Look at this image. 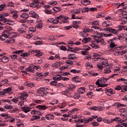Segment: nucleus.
<instances>
[{
    "instance_id": "f257e3e1",
    "label": "nucleus",
    "mask_w": 127,
    "mask_h": 127,
    "mask_svg": "<svg viewBox=\"0 0 127 127\" xmlns=\"http://www.w3.org/2000/svg\"><path fill=\"white\" fill-rule=\"evenodd\" d=\"M76 88V85L74 84H71L69 86V87H67L66 89L64 91H62L61 92V95H64V96H66V97H71L73 96V91H74V89Z\"/></svg>"
},
{
    "instance_id": "f03ea898",
    "label": "nucleus",
    "mask_w": 127,
    "mask_h": 127,
    "mask_svg": "<svg viewBox=\"0 0 127 127\" xmlns=\"http://www.w3.org/2000/svg\"><path fill=\"white\" fill-rule=\"evenodd\" d=\"M104 36V34L100 32H96V34L95 36H93V37L95 40V42L97 43L100 44L101 45H106V42L105 40L102 38Z\"/></svg>"
},
{
    "instance_id": "7ed1b4c3",
    "label": "nucleus",
    "mask_w": 127,
    "mask_h": 127,
    "mask_svg": "<svg viewBox=\"0 0 127 127\" xmlns=\"http://www.w3.org/2000/svg\"><path fill=\"white\" fill-rule=\"evenodd\" d=\"M53 80H54V81L51 82V85H54V86H56V85H57V81H61V80H63L64 81H68L69 78L67 77H63L61 76L60 74H58L53 77Z\"/></svg>"
},
{
    "instance_id": "20e7f679",
    "label": "nucleus",
    "mask_w": 127,
    "mask_h": 127,
    "mask_svg": "<svg viewBox=\"0 0 127 127\" xmlns=\"http://www.w3.org/2000/svg\"><path fill=\"white\" fill-rule=\"evenodd\" d=\"M9 13H3L2 14H0V20L3 22V23H5V22H7L8 21V20L6 18V16H9Z\"/></svg>"
},
{
    "instance_id": "39448f33",
    "label": "nucleus",
    "mask_w": 127,
    "mask_h": 127,
    "mask_svg": "<svg viewBox=\"0 0 127 127\" xmlns=\"http://www.w3.org/2000/svg\"><path fill=\"white\" fill-rule=\"evenodd\" d=\"M30 7H35L37 9H38L40 6H39V1H36V0H33V1L30 4Z\"/></svg>"
},
{
    "instance_id": "423d86ee",
    "label": "nucleus",
    "mask_w": 127,
    "mask_h": 127,
    "mask_svg": "<svg viewBox=\"0 0 127 127\" xmlns=\"http://www.w3.org/2000/svg\"><path fill=\"white\" fill-rule=\"evenodd\" d=\"M31 54H34V53H37L35 55V56H36L37 57H40L43 55V53L41 52L40 50H32L30 52Z\"/></svg>"
},
{
    "instance_id": "0eeeda50",
    "label": "nucleus",
    "mask_w": 127,
    "mask_h": 127,
    "mask_svg": "<svg viewBox=\"0 0 127 127\" xmlns=\"http://www.w3.org/2000/svg\"><path fill=\"white\" fill-rule=\"evenodd\" d=\"M28 97V93L26 92H22L20 93V96L18 97L20 100H26Z\"/></svg>"
},
{
    "instance_id": "6e6552de",
    "label": "nucleus",
    "mask_w": 127,
    "mask_h": 127,
    "mask_svg": "<svg viewBox=\"0 0 127 127\" xmlns=\"http://www.w3.org/2000/svg\"><path fill=\"white\" fill-rule=\"evenodd\" d=\"M106 30L107 31H109V32H111V33H113V34H118V32L120 31V29H115L113 28H107Z\"/></svg>"
},
{
    "instance_id": "1a4fd4ad",
    "label": "nucleus",
    "mask_w": 127,
    "mask_h": 127,
    "mask_svg": "<svg viewBox=\"0 0 127 127\" xmlns=\"http://www.w3.org/2000/svg\"><path fill=\"white\" fill-rule=\"evenodd\" d=\"M63 17V16L62 15H61L59 17L54 18L53 22V24H58V23H59V20L62 19Z\"/></svg>"
},
{
    "instance_id": "9d476101",
    "label": "nucleus",
    "mask_w": 127,
    "mask_h": 127,
    "mask_svg": "<svg viewBox=\"0 0 127 127\" xmlns=\"http://www.w3.org/2000/svg\"><path fill=\"white\" fill-rule=\"evenodd\" d=\"M36 109H38L39 111H45L48 107L45 105H38L36 107Z\"/></svg>"
},
{
    "instance_id": "9b49d317",
    "label": "nucleus",
    "mask_w": 127,
    "mask_h": 127,
    "mask_svg": "<svg viewBox=\"0 0 127 127\" xmlns=\"http://www.w3.org/2000/svg\"><path fill=\"white\" fill-rule=\"evenodd\" d=\"M29 14L31 15V17H33V18H38L39 16L36 12H34V11H30L29 12Z\"/></svg>"
},
{
    "instance_id": "f8f14e48",
    "label": "nucleus",
    "mask_w": 127,
    "mask_h": 127,
    "mask_svg": "<svg viewBox=\"0 0 127 127\" xmlns=\"http://www.w3.org/2000/svg\"><path fill=\"white\" fill-rule=\"evenodd\" d=\"M37 93L38 94H43L41 95L42 97H45L46 96V93H44V91H43V88L40 87L39 89L37 90Z\"/></svg>"
},
{
    "instance_id": "ddd939ff",
    "label": "nucleus",
    "mask_w": 127,
    "mask_h": 127,
    "mask_svg": "<svg viewBox=\"0 0 127 127\" xmlns=\"http://www.w3.org/2000/svg\"><path fill=\"white\" fill-rule=\"evenodd\" d=\"M10 32L8 30H4L2 33V35H3V36H4L5 38H8L9 37V35H10Z\"/></svg>"
},
{
    "instance_id": "4468645a",
    "label": "nucleus",
    "mask_w": 127,
    "mask_h": 127,
    "mask_svg": "<svg viewBox=\"0 0 127 127\" xmlns=\"http://www.w3.org/2000/svg\"><path fill=\"white\" fill-rule=\"evenodd\" d=\"M79 24H81L80 21H72V26L74 28H78V27H79Z\"/></svg>"
},
{
    "instance_id": "2eb2a0df",
    "label": "nucleus",
    "mask_w": 127,
    "mask_h": 127,
    "mask_svg": "<svg viewBox=\"0 0 127 127\" xmlns=\"http://www.w3.org/2000/svg\"><path fill=\"white\" fill-rule=\"evenodd\" d=\"M90 46L92 48H94V49H99L100 48V46L96 44V42L92 41L91 44H90Z\"/></svg>"
},
{
    "instance_id": "dca6fc26",
    "label": "nucleus",
    "mask_w": 127,
    "mask_h": 127,
    "mask_svg": "<svg viewBox=\"0 0 127 127\" xmlns=\"http://www.w3.org/2000/svg\"><path fill=\"white\" fill-rule=\"evenodd\" d=\"M33 108L32 107V109ZM22 110L25 113V114H27V113H28L30 112V110H31V108L29 107H22Z\"/></svg>"
},
{
    "instance_id": "f3484780",
    "label": "nucleus",
    "mask_w": 127,
    "mask_h": 127,
    "mask_svg": "<svg viewBox=\"0 0 127 127\" xmlns=\"http://www.w3.org/2000/svg\"><path fill=\"white\" fill-rule=\"evenodd\" d=\"M120 21L121 24H126L127 22V16L122 18Z\"/></svg>"
},
{
    "instance_id": "a211bd4d",
    "label": "nucleus",
    "mask_w": 127,
    "mask_h": 127,
    "mask_svg": "<svg viewBox=\"0 0 127 127\" xmlns=\"http://www.w3.org/2000/svg\"><path fill=\"white\" fill-rule=\"evenodd\" d=\"M86 88L84 87H80L77 90V94H84Z\"/></svg>"
},
{
    "instance_id": "6ab92c4d",
    "label": "nucleus",
    "mask_w": 127,
    "mask_h": 127,
    "mask_svg": "<svg viewBox=\"0 0 127 127\" xmlns=\"http://www.w3.org/2000/svg\"><path fill=\"white\" fill-rule=\"evenodd\" d=\"M46 119L48 121H50L51 120L54 119V115L51 114H47L46 115Z\"/></svg>"
},
{
    "instance_id": "aec40b11",
    "label": "nucleus",
    "mask_w": 127,
    "mask_h": 127,
    "mask_svg": "<svg viewBox=\"0 0 127 127\" xmlns=\"http://www.w3.org/2000/svg\"><path fill=\"white\" fill-rule=\"evenodd\" d=\"M0 61L3 63H7V62L9 61V60L8 59V58L4 56L0 59Z\"/></svg>"
},
{
    "instance_id": "412c9836",
    "label": "nucleus",
    "mask_w": 127,
    "mask_h": 127,
    "mask_svg": "<svg viewBox=\"0 0 127 127\" xmlns=\"http://www.w3.org/2000/svg\"><path fill=\"white\" fill-rule=\"evenodd\" d=\"M92 41V38H84L82 40V42L83 43H88V42H90Z\"/></svg>"
},
{
    "instance_id": "4be33fe9",
    "label": "nucleus",
    "mask_w": 127,
    "mask_h": 127,
    "mask_svg": "<svg viewBox=\"0 0 127 127\" xmlns=\"http://www.w3.org/2000/svg\"><path fill=\"white\" fill-rule=\"evenodd\" d=\"M91 110H93V111H102L103 108L101 107L98 106H94L93 107H91Z\"/></svg>"
},
{
    "instance_id": "5701e85b",
    "label": "nucleus",
    "mask_w": 127,
    "mask_h": 127,
    "mask_svg": "<svg viewBox=\"0 0 127 127\" xmlns=\"http://www.w3.org/2000/svg\"><path fill=\"white\" fill-rule=\"evenodd\" d=\"M24 86H27V87H29L30 88H32L34 87V83L32 82H25L24 84Z\"/></svg>"
},
{
    "instance_id": "b1692460",
    "label": "nucleus",
    "mask_w": 127,
    "mask_h": 127,
    "mask_svg": "<svg viewBox=\"0 0 127 127\" xmlns=\"http://www.w3.org/2000/svg\"><path fill=\"white\" fill-rule=\"evenodd\" d=\"M25 70L27 72H30L31 73H33V72H34V69L32 66H29L26 68Z\"/></svg>"
},
{
    "instance_id": "393cba45",
    "label": "nucleus",
    "mask_w": 127,
    "mask_h": 127,
    "mask_svg": "<svg viewBox=\"0 0 127 127\" xmlns=\"http://www.w3.org/2000/svg\"><path fill=\"white\" fill-rule=\"evenodd\" d=\"M31 51H30L29 53H23L21 54L20 56H21L22 57H28V56H29V55L31 54Z\"/></svg>"
},
{
    "instance_id": "a878e982",
    "label": "nucleus",
    "mask_w": 127,
    "mask_h": 127,
    "mask_svg": "<svg viewBox=\"0 0 127 127\" xmlns=\"http://www.w3.org/2000/svg\"><path fill=\"white\" fill-rule=\"evenodd\" d=\"M101 63L102 65H104V66H108V65H109L108 60H106V59L102 60Z\"/></svg>"
},
{
    "instance_id": "bb28decb",
    "label": "nucleus",
    "mask_w": 127,
    "mask_h": 127,
    "mask_svg": "<svg viewBox=\"0 0 127 127\" xmlns=\"http://www.w3.org/2000/svg\"><path fill=\"white\" fill-rule=\"evenodd\" d=\"M11 91H12V88L11 87H8L4 89V92H5L6 95L7 94H9Z\"/></svg>"
},
{
    "instance_id": "cd10ccee",
    "label": "nucleus",
    "mask_w": 127,
    "mask_h": 127,
    "mask_svg": "<svg viewBox=\"0 0 127 127\" xmlns=\"http://www.w3.org/2000/svg\"><path fill=\"white\" fill-rule=\"evenodd\" d=\"M79 35L82 36V37H86V36H88V33L83 30V31L80 32Z\"/></svg>"
},
{
    "instance_id": "c85d7f7f",
    "label": "nucleus",
    "mask_w": 127,
    "mask_h": 127,
    "mask_svg": "<svg viewBox=\"0 0 127 127\" xmlns=\"http://www.w3.org/2000/svg\"><path fill=\"white\" fill-rule=\"evenodd\" d=\"M80 10H81L82 12L84 13L85 12H88V11H90V8H89V7H85L83 9L80 8Z\"/></svg>"
},
{
    "instance_id": "c756f323",
    "label": "nucleus",
    "mask_w": 127,
    "mask_h": 127,
    "mask_svg": "<svg viewBox=\"0 0 127 127\" xmlns=\"http://www.w3.org/2000/svg\"><path fill=\"white\" fill-rule=\"evenodd\" d=\"M110 78H105V77H102L100 80V82L102 83H106L107 81L109 80Z\"/></svg>"
},
{
    "instance_id": "7c9ffc66",
    "label": "nucleus",
    "mask_w": 127,
    "mask_h": 127,
    "mask_svg": "<svg viewBox=\"0 0 127 127\" xmlns=\"http://www.w3.org/2000/svg\"><path fill=\"white\" fill-rule=\"evenodd\" d=\"M63 16L61 20H62L63 23H67V20H68V17H65V16L62 15Z\"/></svg>"
},
{
    "instance_id": "2f4dec72",
    "label": "nucleus",
    "mask_w": 127,
    "mask_h": 127,
    "mask_svg": "<svg viewBox=\"0 0 127 127\" xmlns=\"http://www.w3.org/2000/svg\"><path fill=\"white\" fill-rule=\"evenodd\" d=\"M35 31H36V29H35V28L30 27L29 28V33H30L31 34H32V33L35 32Z\"/></svg>"
},
{
    "instance_id": "473e14b6",
    "label": "nucleus",
    "mask_w": 127,
    "mask_h": 127,
    "mask_svg": "<svg viewBox=\"0 0 127 127\" xmlns=\"http://www.w3.org/2000/svg\"><path fill=\"white\" fill-rule=\"evenodd\" d=\"M40 119V116H33L31 119V121L33 122V121H36V120H39Z\"/></svg>"
},
{
    "instance_id": "72a5a7b5",
    "label": "nucleus",
    "mask_w": 127,
    "mask_h": 127,
    "mask_svg": "<svg viewBox=\"0 0 127 127\" xmlns=\"http://www.w3.org/2000/svg\"><path fill=\"white\" fill-rule=\"evenodd\" d=\"M6 4L5 3H3L0 5V11H2L3 9L5 8H6Z\"/></svg>"
},
{
    "instance_id": "f704fd0d",
    "label": "nucleus",
    "mask_w": 127,
    "mask_h": 127,
    "mask_svg": "<svg viewBox=\"0 0 127 127\" xmlns=\"http://www.w3.org/2000/svg\"><path fill=\"white\" fill-rule=\"evenodd\" d=\"M54 11H56V12H58V11H61V10H62V9L61 8V7H55L53 8Z\"/></svg>"
},
{
    "instance_id": "c9c22d12",
    "label": "nucleus",
    "mask_w": 127,
    "mask_h": 127,
    "mask_svg": "<svg viewBox=\"0 0 127 127\" xmlns=\"http://www.w3.org/2000/svg\"><path fill=\"white\" fill-rule=\"evenodd\" d=\"M43 24L41 22H40L36 26V27L37 28H39V29H41L42 28V27H43Z\"/></svg>"
},
{
    "instance_id": "e433bc0d",
    "label": "nucleus",
    "mask_w": 127,
    "mask_h": 127,
    "mask_svg": "<svg viewBox=\"0 0 127 127\" xmlns=\"http://www.w3.org/2000/svg\"><path fill=\"white\" fill-rule=\"evenodd\" d=\"M111 72H112V70H111V68L109 67L104 69V73H105V74H109V73H111Z\"/></svg>"
},
{
    "instance_id": "4c0bfd02",
    "label": "nucleus",
    "mask_w": 127,
    "mask_h": 127,
    "mask_svg": "<svg viewBox=\"0 0 127 127\" xmlns=\"http://www.w3.org/2000/svg\"><path fill=\"white\" fill-rule=\"evenodd\" d=\"M105 16V14L99 13L96 15V18H101Z\"/></svg>"
},
{
    "instance_id": "58836bf2",
    "label": "nucleus",
    "mask_w": 127,
    "mask_h": 127,
    "mask_svg": "<svg viewBox=\"0 0 127 127\" xmlns=\"http://www.w3.org/2000/svg\"><path fill=\"white\" fill-rule=\"evenodd\" d=\"M17 21H18V22H20L21 23H24L25 22H26V19H19L18 18V19H17Z\"/></svg>"
},
{
    "instance_id": "ea45409f",
    "label": "nucleus",
    "mask_w": 127,
    "mask_h": 127,
    "mask_svg": "<svg viewBox=\"0 0 127 127\" xmlns=\"http://www.w3.org/2000/svg\"><path fill=\"white\" fill-rule=\"evenodd\" d=\"M21 16L22 18H25L26 19V18H28L29 15L26 13H23Z\"/></svg>"
},
{
    "instance_id": "a19ab883",
    "label": "nucleus",
    "mask_w": 127,
    "mask_h": 127,
    "mask_svg": "<svg viewBox=\"0 0 127 127\" xmlns=\"http://www.w3.org/2000/svg\"><path fill=\"white\" fill-rule=\"evenodd\" d=\"M68 49L67 50V51H70V52H74V53H76V52H75V48L69 47H68Z\"/></svg>"
},
{
    "instance_id": "79ce46f5",
    "label": "nucleus",
    "mask_w": 127,
    "mask_h": 127,
    "mask_svg": "<svg viewBox=\"0 0 127 127\" xmlns=\"http://www.w3.org/2000/svg\"><path fill=\"white\" fill-rule=\"evenodd\" d=\"M92 28H94V29H96V30H98L99 31H102L103 29L98 26H92Z\"/></svg>"
},
{
    "instance_id": "37998d69",
    "label": "nucleus",
    "mask_w": 127,
    "mask_h": 127,
    "mask_svg": "<svg viewBox=\"0 0 127 127\" xmlns=\"http://www.w3.org/2000/svg\"><path fill=\"white\" fill-rule=\"evenodd\" d=\"M70 73H73L76 74V73H80V70H77L75 69H72L70 70Z\"/></svg>"
},
{
    "instance_id": "c03bdc74",
    "label": "nucleus",
    "mask_w": 127,
    "mask_h": 127,
    "mask_svg": "<svg viewBox=\"0 0 127 127\" xmlns=\"http://www.w3.org/2000/svg\"><path fill=\"white\" fill-rule=\"evenodd\" d=\"M14 4L12 1H9L7 3L6 6H8L9 7H12L13 6Z\"/></svg>"
},
{
    "instance_id": "a18cd8bd",
    "label": "nucleus",
    "mask_w": 127,
    "mask_h": 127,
    "mask_svg": "<svg viewBox=\"0 0 127 127\" xmlns=\"http://www.w3.org/2000/svg\"><path fill=\"white\" fill-rule=\"evenodd\" d=\"M115 105L117 106V107H126V105L122 104L120 103H116L115 104Z\"/></svg>"
},
{
    "instance_id": "49530a36",
    "label": "nucleus",
    "mask_w": 127,
    "mask_h": 127,
    "mask_svg": "<svg viewBox=\"0 0 127 127\" xmlns=\"http://www.w3.org/2000/svg\"><path fill=\"white\" fill-rule=\"evenodd\" d=\"M117 45L115 44V42L111 41L110 43V48H114L116 47Z\"/></svg>"
},
{
    "instance_id": "de8ad7c7",
    "label": "nucleus",
    "mask_w": 127,
    "mask_h": 127,
    "mask_svg": "<svg viewBox=\"0 0 127 127\" xmlns=\"http://www.w3.org/2000/svg\"><path fill=\"white\" fill-rule=\"evenodd\" d=\"M34 102L36 103V104H42V103H43V101L41 100H38V99H35L34 100Z\"/></svg>"
},
{
    "instance_id": "09e8293b",
    "label": "nucleus",
    "mask_w": 127,
    "mask_h": 127,
    "mask_svg": "<svg viewBox=\"0 0 127 127\" xmlns=\"http://www.w3.org/2000/svg\"><path fill=\"white\" fill-rule=\"evenodd\" d=\"M85 121V123H86V124H88V123H90V122H92V121H93V118H89L88 119H86L84 120Z\"/></svg>"
},
{
    "instance_id": "8fccbe9b",
    "label": "nucleus",
    "mask_w": 127,
    "mask_h": 127,
    "mask_svg": "<svg viewBox=\"0 0 127 127\" xmlns=\"http://www.w3.org/2000/svg\"><path fill=\"white\" fill-rule=\"evenodd\" d=\"M119 5L118 6V8L120 7V6H123V8H127V6H125V2H123L122 3H119Z\"/></svg>"
},
{
    "instance_id": "3c124183",
    "label": "nucleus",
    "mask_w": 127,
    "mask_h": 127,
    "mask_svg": "<svg viewBox=\"0 0 127 127\" xmlns=\"http://www.w3.org/2000/svg\"><path fill=\"white\" fill-rule=\"evenodd\" d=\"M8 83V80L7 79H4L1 81V84L2 85H5V84H7Z\"/></svg>"
},
{
    "instance_id": "603ef678",
    "label": "nucleus",
    "mask_w": 127,
    "mask_h": 127,
    "mask_svg": "<svg viewBox=\"0 0 127 127\" xmlns=\"http://www.w3.org/2000/svg\"><path fill=\"white\" fill-rule=\"evenodd\" d=\"M13 17L14 19H16V20H17V19H18V15H17V13L15 12L13 14Z\"/></svg>"
},
{
    "instance_id": "864d4df0",
    "label": "nucleus",
    "mask_w": 127,
    "mask_h": 127,
    "mask_svg": "<svg viewBox=\"0 0 127 127\" xmlns=\"http://www.w3.org/2000/svg\"><path fill=\"white\" fill-rule=\"evenodd\" d=\"M60 50H63V51H67V48L64 46H61L60 47Z\"/></svg>"
},
{
    "instance_id": "5fc2aeb1",
    "label": "nucleus",
    "mask_w": 127,
    "mask_h": 127,
    "mask_svg": "<svg viewBox=\"0 0 127 127\" xmlns=\"http://www.w3.org/2000/svg\"><path fill=\"white\" fill-rule=\"evenodd\" d=\"M44 12H45L46 14H51L52 13V11L48 9H45L44 10Z\"/></svg>"
},
{
    "instance_id": "6e6d98bb",
    "label": "nucleus",
    "mask_w": 127,
    "mask_h": 127,
    "mask_svg": "<svg viewBox=\"0 0 127 127\" xmlns=\"http://www.w3.org/2000/svg\"><path fill=\"white\" fill-rule=\"evenodd\" d=\"M23 50H19V51H16L15 52H13V54H20L21 53L22 54V52H23Z\"/></svg>"
},
{
    "instance_id": "4d7b16f0",
    "label": "nucleus",
    "mask_w": 127,
    "mask_h": 127,
    "mask_svg": "<svg viewBox=\"0 0 127 127\" xmlns=\"http://www.w3.org/2000/svg\"><path fill=\"white\" fill-rule=\"evenodd\" d=\"M115 89L117 91H120V90H123V88H122V86H121V85H118L116 86Z\"/></svg>"
},
{
    "instance_id": "13d9d810",
    "label": "nucleus",
    "mask_w": 127,
    "mask_h": 127,
    "mask_svg": "<svg viewBox=\"0 0 127 127\" xmlns=\"http://www.w3.org/2000/svg\"><path fill=\"white\" fill-rule=\"evenodd\" d=\"M107 91L108 92L110 95H114V94H115V91H114V90H113L112 89H107Z\"/></svg>"
},
{
    "instance_id": "bf43d9fd",
    "label": "nucleus",
    "mask_w": 127,
    "mask_h": 127,
    "mask_svg": "<svg viewBox=\"0 0 127 127\" xmlns=\"http://www.w3.org/2000/svg\"><path fill=\"white\" fill-rule=\"evenodd\" d=\"M127 91V85H125L123 87V89L121 90V92L125 93Z\"/></svg>"
},
{
    "instance_id": "052dcab7",
    "label": "nucleus",
    "mask_w": 127,
    "mask_h": 127,
    "mask_svg": "<svg viewBox=\"0 0 127 127\" xmlns=\"http://www.w3.org/2000/svg\"><path fill=\"white\" fill-rule=\"evenodd\" d=\"M93 127H98L99 125V123L97 122H93V123H91Z\"/></svg>"
},
{
    "instance_id": "680f3d73",
    "label": "nucleus",
    "mask_w": 127,
    "mask_h": 127,
    "mask_svg": "<svg viewBox=\"0 0 127 127\" xmlns=\"http://www.w3.org/2000/svg\"><path fill=\"white\" fill-rule=\"evenodd\" d=\"M117 81L119 82L121 81L127 82V79H126L125 78H119V79H117Z\"/></svg>"
},
{
    "instance_id": "e2e57ef3",
    "label": "nucleus",
    "mask_w": 127,
    "mask_h": 127,
    "mask_svg": "<svg viewBox=\"0 0 127 127\" xmlns=\"http://www.w3.org/2000/svg\"><path fill=\"white\" fill-rule=\"evenodd\" d=\"M17 127H24V125H23V123L22 122H19L17 125Z\"/></svg>"
},
{
    "instance_id": "0e129e2a",
    "label": "nucleus",
    "mask_w": 127,
    "mask_h": 127,
    "mask_svg": "<svg viewBox=\"0 0 127 127\" xmlns=\"http://www.w3.org/2000/svg\"><path fill=\"white\" fill-rule=\"evenodd\" d=\"M93 26H96L99 25V21H95L92 23Z\"/></svg>"
},
{
    "instance_id": "69168bd1",
    "label": "nucleus",
    "mask_w": 127,
    "mask_h": 127,
    "mask_svg": "<svg viewBox=\"0 0 127 127\" xmlns=\"http://www.w3.org/2000/svg\"><path fill=\"white\" fill-rule=\"evenodd\" d=\"M89 8V11H96L97 10V8L96 7H90Z\"/></svg>"
},
{
    "instance_id": "338daca9",
    "label": "nucleus",
    "mask_w": 127,
    "mask_h": 127,
    "mask_svg": "<svg viewBox=\"0 0 127 127\" xmlns=\"http://www.w3.org/2000/svg\"><path fill=\"white\" fill-rule=\"evenodd\" d=\"M80 9L79 10L75 9L73 10V12L75 14H79V13H80Z\"/></svg>"
},
{
    "instance_id": "774afa93",
    "label": "nucleus",
    "mask_w": 127,
    "mask_h": 127,
    "mask_svg": "<svg viewBox=\"0 0 127 127\" xmlns=\"http://www.w3.org/2000/svg\"><path fill=\"white\" fill-rule=\"evenodd\" d=\"M65 63L66 64H70V65H73V61H70V60H67L65 62Z\"/></svg>"
}]
</instances>
